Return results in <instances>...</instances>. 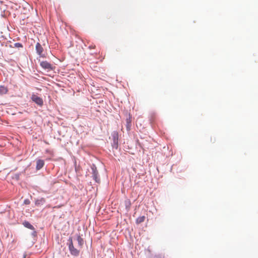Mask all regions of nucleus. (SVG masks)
I'll return each mask as SVG.
<instances>
[{"label": "nucleus", "mask_w": 258, "mask_h": 258, "mask_svg": "<svg viewBox=\"0 0 258 258\" xmlns=\"http://www.w3.org/2000/svg\"><path fill=\"white\" fill-rule=\"evenodd\" d=\"M69 248L70 251L71 253L75 256H78L79 254V250L75 248L74 246L73 240L71 238H70L69 240Z\"/></svg>", "instance_id": "nucleus-1"}, {"label": "nucleus", "mask_w": 258, "mask_h": 258, "mask_svg": "<svg viewBox=\"0 0 258 258\" xmlns=\"http://www.w3.org/2000/svg\"><path fill=\"white\" fill-rule=\"evenodd\" d=\"M113 143L112 146L113 148L117 149L118 148V134L116 132H114L112 133L111 135Z\"/></svg>", "instance_id": "nucleus-2"}, {"label": "nucleus", "mask_w": 258, "mask_h": 258, "mask_svg": "<svg viewBox=\"0 0 258 258\" xmlns=\"http://www.w3.org/2000/svg\"><path fill=\"white\" fill-rule=\"evenodd\" d=\"M40 66L42 68L47 71H51L53 69V65L47 61H41Z\"/></svg>", "instance_id": "nucleus-3"}, {"label": "nucleus", "mask_w": 258, "mask_h": 258, "mask_svg": "<svg viewBox=\"0 0 258 258\" xmlns=\"http://www.w3.org/2000/svg\"><path fill=\"white\" fill-rule=\"evenodd\" d=\"M33 101L40 106H42L43 104V101L41 98L38 97L36 95H33L31 97Z\"/></svg>", "instance_id": "nucleus-4"}, {"label": "nucleus", "mask_w": 258, "mask_h": 258, "mask_svg": "<svg viewBox=\"0 0 258 258\" xmlns=\"http://www.w3.org/2000/svg\"><path fill=\"white\" fill-rule=\"evenodd\" d=\"M36 50L37 54L40 56L44 57L43 55V48L39 43H37L36 44Z\"/></svg>", "instance_id": "nucleus-5"}, {"label": "nucleus", "mask_w": 258, "mask_h": 258, "mask_svg": "<svg viewBox=\"0 0 258 258\" xmlns=\"http://www.w3.org/2000/svg\"><path fill=\"white\" fill-rule=\"evenodd\" d=\"M91 169L92 170V174H93L92 176H93V178L95 180V181L96 182H98V176H97L98 172H97V168H96V166L93 165L91 167Z\"/></svg>", "instance_id": "nucleus-6"}, {"label": "nucleus", "mask_w": 258, "mask_h": 258, "mask_svg": "<svg viewBox=\"0 0 258 258\" xmlns=\"http://www.w3.org/2000/svg\"><path fill=\"white\" fill-rule=\"evenodd\" d=\"M44 165V161L41 159H38L36 161V169L37 170L41 169Z\"/></svg>", "instance_id": "nucleus-7"}, {"label": "nucleus", "mask_w": 258, "mask_h": 258, "mask_svg": "<svg viewBox=\"0 0 258 258\" xmlns=\"http://www.w3.org/2000/svg\"><path fill=\"white\" fill-rule=\"evenodd\" d=\"M23 225L26 228L30 229L31 230H34V227L33 225H32L28 221H24L23 223Z\"/></svg>", "instance_id": "nucleus-8"}, {"label": "nucleus", "mask_w": 258, "mask_h": 258, "mask_svg": "<svg viewBox=\"0 0 258 258\" xmlns=\"http://www.w3.org/2000/svg\"><path fill=\"white\" fill-rule=\"evenodd\" d=\"M8 90L7 87L3 86H0V95L5 94L8 92Z\"/></svg>", "instance_id": "nucleus-9"}, {"label": "nucleus", "mask_w": 258, "mask_h": 258, "mask_svg": "<svg viewBox=\"0 0 258 258\" xmlns=\"http://www.w3.org/2000/svg\"><path fill=\"white\" fill-rule=\"evenodd\" d=\"M145 216H140L136 219V223L137 224H140L141 223H142L145 221Z\"/></svg>", "instance_id": "nucleus-10"}, {"label": "nucleus", "mask_w": 258, "mask_h": 258, "mask_svg": "<svg viewBox=\"0 0 258 258\" xmlns=\"http://www.w3.org/2000/svg\"><path fill=\"white\" fill-rule=\"evenodd\" d=\"M77 241L78 242V244L80 246H82L83 244V239L80 235L78 236L77 237Z\"/></svg>", "instance_id": "nucleus-11"}, {"label": "nucleus", "mask_w": 258, "mask_h": 258, "mask_svg": "<svg viewBox=\"0 0 258 258\" xmlns=\"http://www.w3.org/2000/svg\"><path fill=\"white\" fill-rule=\"evenodd\" d=\"M45 202V200L44 198H41V199L40 200H37V201H36L35 202V204L36 205H40V204H43L44 202Z\"/></svg>", "instance_id": "nucleus-12"}, {"label": "nucleus", "mask_w": 258, "mask_h": 258, "mask_svg": "<svg viewBox=\"0 0 258 258\" xmlns=\"http://www.w3.org/2000/svg\"><path fill=\"white\" fill-rule=\"evenodd\" d=\"M15 45L16 47H22V45L20 43H16L15 44Z\"/></svg>", "instance_id": "nucleus-13"}, {"label": "nucleus", "mask_w": 258, "mask_h": 258, "mask_svg": "<svg viewBox=\"0 0 258 258\" xmlns=\"http://www.w3.org/2000/svg\"><path fill=\"white\" fill-rule=\"evenodd\" d=\"M25 203L26 204H28V203H29V202H27L26 201H25Z\"/></svg>", "instance_id": "nucleus-14"}]
</instances>
